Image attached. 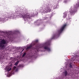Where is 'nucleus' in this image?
Returning <instances> with one entry per match:
<instances>
[{
    "instance_id": "f257e3e1",
    "label": "nucleus",
    "mask_w": 79,
    "mask_h": 79,
    "mask_svg": "<svg viewBox=\"0 0 79 79\" xmlns=\"http://www.w3.org/2000/svg\"><path fill=\"white\" fill-rule=\"evenodd\" d=\"M66 26H67V24H65L62 25V26L61 27L60 29V30H58L56 34L53 35L52 36V39H55V37H57V36H58L61 33L63 32V30L64 29V28L66 27Z\"/></svg>"
},
{
    "instance_id": "f03ea898",
    "label": "nucleus",
    "mask_w": 79,
    "mask_h": 79,
    "mask_svg": "<svg viewBox=\"0 0 79 79\" xmlns=\"http://www.w3.org/2000/svg\"><path fill=\"white\" fill-rule=\"evenodd\" d=\"M79 7V3L77 4L73 9L71 7L70 9L69 12L71 15H73L75 12L77 11V9Z\"/></svg>"
},
{
    "instance_id": "7ed1b4c3",
    "label": "nucleus",
    "mask_w": 79,
    "mask_h": 79,
    "mask_svg": "<svg viewBox=\"0 0 79 79\" xmlns=\"http://www.w3.org/2000/svg\"><path fill=\"white\" fill-rule=\"evenodd\" d=\"M6 41L4 40H2L1 42H0V50L2 48H5V44H6Z\"/></svg>"
},
{
    "instance_id": "20e7f679",
    "label": "nucleus",
    "mask_w": 79,
    "mask_h": 79,
    "mask_svg": "<svg viewBox=\"0 0 79 79\" xmlns=\"http://www.w3.org/2000/svg\"><path fill=\"white\" fill-rule=\"evenodd\" d=\"M22 17L23 18H24V19H27V18H30L29 14V13L24 14V15H23Z\"/></svg>"
},
{
    "instance_id": "39448f33",
    "label": "nucleus",
    "mask_w": 79,
    "mask_h": 79,
    "mask_svg": "<svg viewBox=\"0 0 79 79\" xmlns=\"http://www.w3.org/2000/svg\"><path fill=\"white\" fill-rule=\"evenodd\" d=\"M51 11V9L50 8V7L48 6H47V7H46L45 9V12L46 13L50 12Z\"/></svg>"
},
{
    "instance_id": "423d86ee",
    "label": "nucleus",
    "mask_w": 79,
    "mask_h": 79,
    "mask_svg": "<svg viewBox=\"0 0 79 79\" xmlns=\"http://www.w3.org/2000/svg\"><path fill=\"white\" fill-rule=\"evenodd\" d=\"M48 45H47L46 46H45L44 47V48L45 50H46L48 51V52H50V48L48 47Z\"/></svg>"
},
{
    "instance_id": "0eeeda50",
    "label": "nucleus",
    "mask_w": 79,
    "mask_h": 79,
    "mask_svg": "<svg viewBox=\"0 0 79 79\" xmlns=\"http://www.w3.org/2000/svg\"><path fill=\"white\" fill-rule=\"evenodd\" d=\"M31 47H32V45H30L29 46V47H28L27 48L26 50H29V49H30Z\"/></svg>"
},
{
    "instance_id": "6e6552de",
    "label": "nucleus",
    "mask_w": 79,
    "mask_h": 79,
    "mask_svg": "<svg viewBox=\"0 0 79 79\" xmlns=\"http://www.w3.org/2000/svg\"><path fill=\"white\" fill-rule=\"evenodd\" d=\"M64 74L65 76H67V75L68 74V72H67V71H65L64 72Z\"/></svg>"
},
{
    "instance_id": "1a4fd4ad",
    "label": "nucleus",
    "mask_w": 79,
    "mask_h": 79,
    "mask_svg": "<svg viewBox=\"0 0 79 79\" xmlns=\"http://www.w3.org/2000/svg\"><path fill=\"white\" fill-rule=\"evenodd\" d=\"M18 63H19V61H17L15 63V66H17Z\"/></svg>"
},
{
    "instance_id": "9d476101",
    "label": "nucleus",
    "mask_w": 79,
    "mask_h": 79,
    "mask_svg": "<svg viewBox=\"0 0 79 79\" xmlns=\"http://www.w3.org/2000/svg\"><path fill=\"white\" fill-rule=\"evenodd\" d=\"M26 52H24L22 55V57H24L25 55H26Z\"/></svg>"
},
{
    "instance_id": "9b49d317",
    "label": "nucleus",
    "mask_w": 79,
    "mask_h": 79,
    "mask_svg": "<svg viewBox=\"0 0 79 79\" xmlns=\"http://www.w3.org/2000/svg\"><path fill=\"white\" fill-rule=\"evenodd\" d=\"M11 68H10V69L9 68H8L7 69V71H11Z\"/></svg>"
},
{
    "instance_id": "f8f14e48",
    "label": "nucleus",
    "mask_w": 79,
    "mask_h": 79,
    "mask_svg": "<svg viewBox=\"0 0 79 79\" xmlns=\"http://www.w3.org/2000/svg\"><path fill=\"white\" fill-rule=\"evenodd\" d=\"M69 67L70 68H72V65H71V63H70L69 64Z\"/></svg>"
},
{
    "instance_id": "ddd939ff",
    "label": "nucleus",
    "mask_w": 79,
    "mask_h": 79,
    "mask_svg": "<svg viewBox=\"0 0 79 79\" xmlns=\"http://www.w3.org/2000/svg\"><path fill=\"white\" fill-rule=\"evenodd\" d=\"M38 42H39V40H36L35 41V42H36V43H37Z\"/></svg>"
},
{
    "instance_id": "4468645a",
    "label": "nucleus",
    "mask_w": 79,
    "mask_h": 79,
    "mask_svg": "<svg viewBox=\"0 0 79 79\" xmlns=\"http://www.w3.org/2000/svg\"><path fill=\"white\" fill-rule=\"evenodd\" d=\"M16 68V67H15V66H14V69H15V68Z\"/></svg>"
},
{
    "instance_id": "2eb2a0df",
    "label": "nucleus",
    "mask_w": 79,
    "mask_h": 79,
    "mask_svg": "<svg viewBox=\"0 0 79 79\" xmlns=\"http://www.w3.org/2000/svg\"><path fill=\"white\" fill-rule=\"evenodd\" d=\"M23 50H24V49H23V50H22V52H23Z\"/></svg>"
},
{
    "instance_id": "dca6fc26",
    "label": "nucleus",
    "mask_w": 79,
    "mask_h": 79,
    "mask_svg": "<svg viewBox=\"0 0 79 79\" xmlns=\"http://www.w3.org/2000/svg\"><path fill=\"white\" fill-rule=\"evenodd\" d=\"M34 48H33V49H32V50H34Z\"/></svg>"
},
{
    "instance_id": "f3484780",
    "label": "nucleus",
    "mask_w": 79,
    "mask_h": 79,
    "mask_svg": "<svg viewBox=\"0 0 79 79\" xmlns=\"http://www.w3.org/2000/svg\"><path fill=\"white\" fill-rule=\"evenodd\" d=\"M31 16H32V15H31Z\"/></svg>"
},
{
    "instance_id": "a211bd4d",
    "label": "nucleus",
    "mask_w": 79,
    "mask_h": 79,
    "mask_svg": "<svg viewBox=\"0 0 79 79\" xmlns=\"http://www.w3.org/2000/svg\"><path fill=\"white\" fill-rule=\"evenodd\" d=\"M34 45H35V44H34Z\"/></svg>"
}]
</instances>
